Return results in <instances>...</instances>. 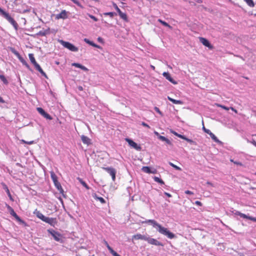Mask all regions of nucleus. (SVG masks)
I'll return each mask as SVG.
<instances>
[{"instance_id":"nucleus-17","label":"nucleus","mask_w":256,"mask_h":256,"mask_svg":"<svg viewBox=\"0 0 256 256\" xmlns=\"http://www.w3.org/2000/svg\"><path fill=\"white\" fill-rule=\"evenodd\" d=\"M72 66H74L76 68H81L82 70H83L84 71H86V72H88V68H86V66L80 64H78V63H72Z\"/></svg>"},{"instance_id":"nucleus-49","label":"nucleus","mask_w":256,"mask_h":256,"mask_svg":"<svg viewBox=\"0 0 256 256\" xmlns=\"http://www.w3.org/2000/svg\"><path fill=\"white\" fill-rule=\"evenodd\" d=\"M154 110L157 112H158V114H160L162 115V112L160 111V109L158 108V107H155L154 108Z\"/></svg>"},{"instance_id":"nucleus-43","label":"nucleus","mask_w":256,"mask_h":256,"mask_svg":"<svg viewBox=\"0 0 256 256\" xmlns=\"http://www.w3.org/2000/svg\"><path fill=\"white\" fill-rule=\"evenodd\" d=\"M75 4H76L77 6L82 7L81 4L80 3V2L78 0H71Z\"/></svg>"},{"instance_id":"nucleus-6","label":"nucleus","mask_w":256,"mask_h":256,"mask_svg":"<svg viewBox=\"0 0 256 256\" xmlns=\"http://www.w3.org/2000/svg\"><path fill=\"white\" fill-rule=\"evenodd\" d=\"M126 140L128 142L130 146L136 149L137 150H140L142 148L140 146L138 145L136 143L134 142L132 140L126 138Z\"/></svg>"},{"instance_id":"nucleus-22","label":"nucleus","mask_w":256,"mask_h":256,"mask_svg":"<svg viewBox=\"0 0 256 256\" xmlns=\"http://www.w3.org/2000/svg\"><path fill=\"white\" fill-rule=\"evenodd\" d=\"M168 98L169 100H170L174 104H183V102L182 101L173 99L170 96H168Z\"/></svg>"},{"instance_id":"nucleus-18","label":"nucleus","mask_w":256,"mask_h":256,"mask_svg":"<svg viewBox=\"0 0 256 256\" xmlns=\"http://www.w3.org/2000/svg\"><path fill=\"white\" fill-rule=\"evenodd\" d=\"M34 67L36 68V70H38L43 76H44L46 78H48L46 74L43 71V70L38 64H36V66H35Z\"/></svg>"},{"instance_id":"nucleus-12","label":"nucleus","mask_w":256,"mask_h":256,"mask_svg":"<svg viewBox=\"0 0 256 256\" xmlns=\"http://www.w3.org/2000/svg\"><path fill=\"white\" fill-rule=\"evenodd\" d=\"M8 209V210L10 214L14 216L16 220L19 222L21 221V219L20 217L16 214L14 212V210L12 208H11L10 206H7Z\"/></svg>"},{"instance_id":"nucleus-45","label":"nucleus","mask_w":256,"mask_h":256,"mask_svg":"<svg viewBox=\"0 0 256 256\" xmlns=\"http://www.w3.org/2000/svg\"><path fill=\"white\" fill-rule=\"evenodd\" d=\"M240 217L243 218H248L249 216H246L245 214L241 213L240 216Z\"/></svg>"},{"instance_id":"nucleus-53","label":"nucleus","mask_w":256,"mask_h":256,"mask_svg":"<svg viewBox=\"0 0 256 256\" xmlns=\"http://www.w3.org/2000/svg\"><path fill=\"white\" fill-rule=\"evenodd\" d=\"M185 193L188 194H194V193L188 190L185 191Z\"/></svg>"},{"instance_id":"nucleus-54","label":"nucleus","mask_w":256,"mask_h":256,"mask_svg":"<svg viewBox=\"0 0 256 256\" xmlns=\"http://www.w3.org/2000/svg\"><path fill=\"white\" fill-rule=\"evenodd\" d=\"M248 219H249V220H252L254 222H256V218H254V217H252V216H249Z\"/></svg>"},{"instance_id":"nucleus-9","label":"nucleus","mask_w":256,"mask_h":256,"mask_svg":"<svg viewBox=\"0 0 256 256\" xmlns=\"http://www.w3.org/2000/svg\"><path fill=\"white\" fill-rule=\"evenodd\" d=\"M146 240L150 244L155 246H162V244L156 240L147 237Z\"/></svg>"},{"instance_id":"nucleus-21","label":"nucleus","mask_w":256,"mask_h":256,"mask_svg":"<svg viewBox=\"0 0 256 256\" xmlns=\"http://www.w3.org/2000/svg\"><path fill=\"white\" fill-rule=\"evenodd\" d=\"M168 98L169 100H170L174 104H183V102L182 101L173 99L170 96H168Z\"/></svg>"},{"instance_id":"nucleus-59","label":"nucleus","mask_w":256,"mask_h":256,"mask_svg":"<svg viewBox=\"0 0 256 256\" xmlns=\"http://www.w3.org/2000/svg\"><path fill=\"white\" fill-rule=\"evenodd\" d=\"M179 138L183 139V140H184L186 141V140H188V138H186L184 136H183V135H181V136H179Z\"/></svg>"},{"instance_id":"nucleus-51","label":"nucleus","mask_w":256,"mask_h":256,"mask_svg":"<svg viewBox=\"0 0 256 256\" xmlns=\"http://www.w3.org/2000/svg\"><path fill=\"white\" fill-rule=\"evenodd\" d=\"M186 141L192 144H196V142L193 141L192 140H190V139H189V138H188V140H186Z\"/></svg>"},{"instance_id":"nucleus-1","label":"nucleus","mask_w":256,"mask_h":256,"mask_svg":"<svg viewBox=\"0 0 256 256\" xmlns=\"http://www.w3.org/2000/svg\"><path fill=\"white\" fill-rule=\"evenodd\" d=\"M34 214L40 219L42 221L49 224L51 226H54L56 224V218L46 217L44 216L40 211L36 210Z\"/></svg>"},{"instance_id":"nucleus-52","label":"nucleus","mask_w":256,"mask_h":256,"mask_svg":"<svg viewBox=\"0 0 256 256\" xmlns=\"http://www.w3.org/2000/svg\"><path fill=\"white\" fill-rule=\"evenodd\" d=\"M165 142L168 144L170 145V146H172V143L171 142L168 138L166 139V140H165Z\"/></svg>"},{"instance_id":"nucleus-27","label":"nucleus","mask_w":256,"mask_h":256,"mask_svg":"<svg viewBox=\"0 0 256 256\" xmlns=\"http://www.w3.org/2000/svg\"><path fill=\"white\" fill-rule=\"evenodd\" d=\"M50 176L54 182V183L56 182H58L57 176L54 173V172H50Z\"/></svg>"},{"instance_id":"nucleus-31","label":"nucleus","mask_w":256,"mask_h":256,"mask_svg":"<svg viewBox=\"0 0 256 256\" xmlns=\"http://www.w3.org/2000/svg\"><path fill=\"white\" fill-rule=\"evenodd\" d=\"M246 3L250 7H253L254 6V2L252 0H244Z\"/></svg>"},{"instance_id":"nucleus-60","label":"nucleus","mask_w":256,"mask_h":256,"mask_svg":"<svg viewBox=\"0 0 256 256\" xmlns=\"http://www.w3.org/2000/svg\"><path fill=\"white\" fill-rule=\"evenodd\" d=\"M179 138L183 139V140H184L186 141V140H188V138H186L184 136H183V135H181V136H179Z\"/></svg>"},{"instance_id":"nucleus-55","label":"nucleus","mask_w":256,"mask_h":256,"mask_svg":"<svg viewBox=\"0 0 256 256\" xmlns=\"http://www.w3.org/2000/svg\"><path fill=\"white\" fill-rule=\"evenodd\" d=\"M84 41L86 43H87V44H90V43H91V42H92V41H90L89 40H88V39H87V38H84Z\"/></svg>"},{"instance_id":"nucleus-39","label":"nucleus","mask_w":256,"mask_h":256,"mask_svg":"<svg viewBox=\"0 0 256 256\" xmlns=\"http://www.w3.org/2000/svg\"><path fill=\"white\" fill-rule=\"evenodd\" d=\"M78 180H80V183L82 184V185L83 186H84L87 189H88V185L86 184V183L82 181L81 179H80L79 178H78Z\"/></svg>"},{"instance_id":"nucleus-23","label":"nucleus","mask_w":256,"mask_h":256,"mask_svg":"<svg viewBox=\"0 0 256 256\" xmlns=\"http://www.w3.org/2000/svg\"><path fill=\"white\" fill-rule=\"evenodd\" d=\"M54 184L57 189L60 191V193L63 194L64 190L60 185V184L58 182H56Z\"/></svg>"},{"instance_id":"nucleus-48","label":"nucleus","mask_w":256,"mask_h":256,"mask_svg":"<svg viewBox=\"0 0 256 256\" xmlns=\"http://www.w3.org/2000/svg\"><path fill=\"white\" fill-rule=\"evenodd\" d=\"M232 212L234 215H237V216H240V214H241V212H239L238 211H236V210L232 211Z\"/></svg>"},{"instance_id":"nucleus-56","label":"nucleus","mask_w":256,"mask_h":256,"mask_svg":"<svg viewBox=\"0 0 256 256\" xmlns=\"http://www.w3.org/2000/svg\"><path fill=\"white\" fill-rule=\"evenodd\" d=\"M84 41L86 43H87V44H90V43H91V42H92V41H90L89 40H88V39H87V38H84Z\"/></svg>"},{"instance_id":"nucleus-44","label":"nucleus","mask_w":256,"mask_h":256,"mask_svg":"<svg viewBox=\"0 0 256 256\" xmlns=\"http://www.w3.org/2000/svg\"><path fill=\"white\" fill-rule=\"evenodd\" d=\"M113 6L115 8V9L118 12H119L121 11L118 8L117 5L115 3H113Z\"/></svg>"},{"instance_id":"nucleus-35","label":"nucleus","mask_w":256,"mask_h":256,"mask_svg":"<svg viewBox=\"0 0 256 256\" xmlns=\"http://www.w3.org/2000/svg\"><path fill=\"white\" fill-rule=\"evenodd\" d=\"M12 52L18 58L20 56L19 53L14 48H11Z\"/></svg>"},{"instance_id":"nucleus-11","label":"nucleus","mask_w":256,"mask_h":256,"mask_svg":"<svg viewBox=\"0 0 256 256\" xmlns=\"http://www.w3.org/2000/svg\"><path fill=\"white\" fill-rule=\"evenodd\" d=\"M199 39L200 42L202 43L203 45L210 48H212V46L210 44L208 40H207L206 38L200 37L199 38Z\"/></svg>"},{"instance_id":"nucleus-30","label":"nucleus","mask_w":256,"mask_h":256,"mask_svg":"<svg viewBox=\"0 0 256 256\" xmlns=\"http://www.w3.org/2000/svg\"><path fill=\"white\" fill-rule=\"evenodd\" d=\"M94 197L95 198V199L99 200L102 204H104L106 203L105 200L102 197H98L96 194L94 196Z\"/></svg>"},{"instance_id":"nucleus-33","label":"nucleus","mask_w":256,"mask_h":256,"mask_svg":"<svg viewBox=\"0 0 256 256\" xmlns=\"http://www.w3.org/2000/svg\"><path fill=\"white\" fill-rule=\"evenodd\" d=\"M154 179L156 182H158L160 184H164V181L158 177L154 176Z\"/></svg>"},{"instance_id":"nucleus-24","label":"nucleus","mask_w":256,"mask_h":256,"mask_svg":"<svg viewBox=\"0 0 256 256\" xmlns=\"http://www.w3.org/2000/svg\"><path fill=\"white\" fill-rule=\"evenodd\" d=\"M28 56L31 62L34 65V66H36L38 64L36 62L35 58L34 56V54H28Z\"/></svg>"},{"instance_id":"nucleus-16","label":"nucleus","mask_w":256,"mask_h":256,"mask_svg":"<svg viewBox=\"0 0 256 256\" xmlns=\"http://www.w3.org/2000/svg\"><path fill=\"white\" fill-rule=\"evenodd\" d=\"M67 18V14H66V12L65 10L62 11L59 14H58L56 16V18L57 19H60V18L64 19V18Z\"/></svg>"},{"instance_id":"nucleus-47","label":"nucleus","mask_w":256,"mask_h":256,"mask_svg":"<svg viewBox=\"0 0 256 256\" xmlns=\"http://www.w3.org/2000/svg\"><path fill=\"white\" fill-rule=\"evenodd\" d=\"M203 130H204L207 134H210V132H211L210 130H208V129H206L205 128V127L204 126H203Z\"/></svg>"},{"instance_id":"nucleus-13","label":"nucleus","mask_w":256,"mask_h":256,"mask_svg":"<svg viewBox=\"0 0 256 256\" xmlns=\"http://www.w3.org/2000/svg\"><path fill=\"white\" fill-rule=\"evenodd\" d=\"M146 238H147V236H146L142 235L140 234H136L132 236V240H146Z\"/></svg>"},{"instance_id":"nucleus-25","label":"nucleus","mask_w":256,"mask_h":256,"mask_svg":"<svg viewBox=\"0 0 256 256\" xmlns=\"http://www.w3.org/2000/svg\"><path fill=\"white\" fill-rule=\"evenodd\" d=\"M18 58L19 60L24 65L28 68L30 70V68L29 65L20 56L19 57H18Z\"/></svg>"},{"instance_id":"nucleus-14","label":"nucleus","mask_w":256,"mask_h":256,"mask_svg":"<svg viewBox=\"0 0 256 256\" xmlns=\"http://www.w3.org/2000/svg\"><path fill=\"white\" fill-rule=\"evenodd\" d=\"M143 223H148L152 225L153 227L156 228L158 229V228L159 227V226L160 225L159 224H158L156 220H147L144 222H142Z\"/></svg>"},{"instance_id":"nucleus-41","label":"nucleus","mask_w":256,"mask_h":256,"mask_svg":"<svg viewBox=\"0 0 256 256\" xmlns=\"http://www.w3.org/2000/svg\"><path fill=\"white\" fill-rule=\"evenodd\" d=\"M22 142L24 143H25V144H32L34 143V141L32 140V141H30V142H26L24 140H22Z\"/></svg>"},{"instance_id":"nucleus-8","label":"nucleus","mask_w":256,"mask_h":256,"mask_svg":"<svg viewBox=\"0 0 256 256\" xmlns=\"http://www.w3.org/2000/svg\"><path fill=\"white\" fill-rule=\"evenodd\" d=\"M37 110L44 117L48 120H52V118L51 116L45 112V111L41 108H37Z\"/></svg>"},{"instance_id":"nucleus-19","label":"nucleus","mask_w":256,"mask_h":256,"mask_svg":"<svg viewBox=\"0 0 256 256\" xmlns=\"http://www.w3.org/2000/svg\"><path fill=\"white\" fill-rule=\"evenodd\" d=\"M81 139L84 144H90V140L88 136L82 135L81 136Z\"/></svg>"},{"instance_id":"nucleus-3","label":"nucleus","mask_w":256,"mask_h":256,"mask_svg":"<svg viewBox=\"0 0 256 256\" xmlns=\"http://www.w3.org/2000/svg\"><path fill=\"white\" fill-rule=\"evenodd\" d=\"M59 42L62 45L64 48L68 49L72 52H78V48L75 46L74 44L63 40H58Z\"/></svg>"},{"instance_id":"nucleus-4","label":"nucleus","mask_w":256,"mask_h":256,"mask_svg":"<svg viewBox=\"0 0 256 256\" xmlns=\"http://www.w3.org/2000/svg\"><path fill=\"white\" fill-rule=\"evenodd\" d=\"M48 232L52 236L53 238L57 242L62 241V235L57 232L54 231L52 230H48Z\"/></svg>"},{"instance_id":"nucleus-57","label":"nucleus","mask_w":256,"mask_h":256,"mask_svg":"<svg viewBox=\"0 0 256 256\" xmlns=\"http://www.w3.org/2000/svg\"><path fill=\"white\" fill-rule=\"evenodd\" d=\"M142 124L143 126H146V128H150V126L148 124H147L146 123H145L144 122H142Z\"/></svg>"},{"instance_id":"nucleus-5","label":"nucleus","mask_w":256,"mask_h":256,"mask_svg":"<svg viewBox=\"0 0 256 256\" xmlns=\"http://www.w3.org/2000/svg\"><path fill=\"white\" fill-rule=\"evenodd\" d=\"M2 15V16H4V18H6L14 27L16 28L17 24L16 22L9 15L8 13L4 12Z\"/></svg>"},{"instance_id":"nucleus-58","label":"nucleus","mask_w":256,"mask_h":256,"mask_svg":"<svg viewBox=\"0 0 256 256\" xmlns=\"http://www.w3.org/2000/svg\"><path fill=\"white\" fill-rule=\"evenodd\" d=\"M172 132L174 134L175 136H178L179 138V136H181L182 134H178L177 132H174V131H172Z\"/></svg>"},{"instance_id":"nucleus-42","label":"nucleus","mask_w":256,"mask_h":256,"mask_svg":"<svg viewBox=\"0 0 256 256\" xmlns=\"http://www.w3.org/2000/svg\"><path fill=\"white\" fill-rule=\"evenodd\" d=\"M88 16L90 18L92 19L95 22H97L98 20V19L96 17H95L94 16L92 15L88 14Z\"/></svg>"},{"instance_id":"nucleus-46","label":"nucleus","mask_w":256,"mask_h":256,"mask_svg":"<svg viewBox=\"0 0 256 256\" xmlns=\"http://www.w3.org/2000/svg\"><path fill=\"white\" fill-rule=\"evenodd\" d=\"M158 138L162 141L165 142V140H166V139L167 138H166V137H164V136H159Z\"/></svg>"},{"instance_id":"nucleus-64","label":"nucleus","mask_w":256,"mask_h":256,"mask_svg":"<svg viewBox=\"0 0 256 256\" xmlns=\"http://www.w3.org/2000/svg\"><path fill=\"white\" fill-rule=\"evenodd\" d=\"M252 143L256 146V140H253Z\"/></svg>"},{"instance_id":"nucleus-29","label":"nucleus","mask_w":256,"mask_h":256,"mask_svg":"<svg viewBox=\"0 0 256 256\" xmlns=\"http://www.w3.org/2000/svg\"><path fill=\"white\" fill-rule=\"evenodd\" d=\"M158 22L161 23L164 26L168 27L170 29L172 28V27L170 24H168L167 22H165L164 21L162 20L161 19H158Z\"/></svg>"},{"instance_id":"nucleus-28","label":"nucleus","mask_w":256,"mask_h":256,"mask_svg":"<svg viewBox=\"0 0 256 256\" xmlns=\"http://www.w3.org/2000/svg\"><path fill=\"white\" fill-rule=\"evenodd\" d=\"M118 13L119 16L122 19L125 20H127V16L125 13L122 12V11L119 12Z\"/></svg>"},{"instance_id":"nucleus-34","label":"nucleus","mask_w":256,"mask_h":256,"mask_svg":"<svg viewBox=\"0 0 256 256\" xmlns=\"http://www.w3.org/2000/svg\"><path fill=\"white\" fill-rule=\"evenodd\" d=\"M169 164L170 166H171L172 167H173L175 169H176V170H181L182 169L176 166V165L170 162H169Z\"/></svg>"},{"instance_id":"nucleus-40","label":"nucleus","mask_w":256,"mask_h":256,"mask_svg":"<svg viewBox=\"0 0 256 256\" xmlns=\"http://www.w3.org/2000/svg\"><path fill=\"white\" fill-rule=\"evenodd\" d=\"M48 32L45 31V32H42V31H40L38 33V35H39V36H46V34H47Z\"/></svg>"},{"instance_id":"nucleus-63","label":"nucleus","mask_w":256,"mask_h":256,"mask_svg":"<svg viewBox=\"0 0 256 256\" xmlns=\"http://www.w3.org/2000/svg\"><path fill=\"white\" fill-rule=\"evenodd\" d=\"M94 47H95V48H100V49H102V48L100 46H98V44H94Z\"/></svg>"},{"instance_id":"nucleus-26","label":"nucleus","mask_w":256,"mask_h":256,"mask_svg":"<svg viewBox=\"0 0 256 256\" xmlns=\"http://www.w3.org/2000/svg\"><path fill=\"white\" fill-rule=\"evenodd\" d=\"M211 138L215 142L218 143H221V142L218 140L216 136L212 132L209 134Z\"/></svg>"},{"instance_id":"nucleus-62","label":"nucleus","mask_w":256,"mask_h":256,"mask_svg":"<svg viewBox=\"0 0 256 256\" xmlns=\"http://www.w3.org/2000/svg\"><path fill=\"white\" fill-rule=\"evenodd\" d=\"M230 109L232 110L233 112H234L235 113L237 114L238 113V111L234 109L233 107H230Z\"/></svg>"},{"instance_id":"nucleus-37","label":"nucleus","mask_w":256,"mask_h":256,"mask_svg":"<svg viewBox=\"0 0 256 256\" xmlns=\"http://www.w3.org/2000/svg\"><path fill=\"white\" fill-rule=\"evenodd\" d=\"M216 104V106H218V107H220V108H222L223 109L226 110H230V108H228V107H226V106H222V105L220 104Z\"/></svg>"},{"instance_id":"nucleus-32","label":"nucleus","mask_w":256,"mask_h":256,"mask_svg":"<svg viewBox=\"0 0 256 256\" xmlns=\"http://www.w3.org/2000/svg\"><path fill=\"white\" fill-rule=\"evenodd\" d=\"M0 79L3 82L4 84H8V81L4 75H0Z\"/></svg>"},{"instance_id":"nucleus-36","label":"nucleus","mask_w":256,"mask_h":256,"mask_svg":"<svg viewBox=\"0 0 256 256\" xmlns=\"http://www.w3.org/2000/svg\"><path fill=\"white\" fill-rule=\"evenodd\" d=\"M116 14L113 12H108L104 13V15L105 16H109L110 17L112 18Z\"/></svg>"},{"instance_id":"nucleus-38","label":"nucleus","mask_w":256,"mask_h":256,"mask_svg":"<svg viewBox=\"0 0 256 256\" xmlns=\"http://www.w3.org/2000/svg\"><path fill=\"white\" fill-rule=\"evenodd\" d=\"M4 188L6 190V192L8 196L10 198H12V196H11L10 192L9 191V190L6 185H4Z\"/></svg>"},{"instance_id":"nucleus-2","label":"nucleus","mask_w":256,"mask_h":256,"mask_svg":"<svg viewBox=\"0 0 256 256\" xmlns=\"http://www.w3.org/2000/svg\"><path fill=\"white\" fill-rule=\"evenodd\" d=\"M157 230L160 234L166 236L170 239L174 238L176 237L174 234L169 231L168 228L162 227L161 225L159 226Z\"/></svg>"},{"instance_id":"nucleus-50","label":"nucleus","mask_w":256,"mask_h":256,"mask_svg":"<svg viewBox=\"0 0 256 256\" xmlns=\"http://www.w3.org/2000/svg\"><path fill=\"white\" fill-rule=\"evenodd\" d=\"M186 141L192 144H196V142L193 141L192 140H190V139H189V138H188V140H186Z\"/></svg>"},{"instance_id":"nucleus-15","label":"nucleus","mask_w":256,"mask_h":256,"mask_svg":"<svg viewBox=\"0 0 256 256\" xmlns=\"http://www.w3.org/2000/svg\"><path fill=\"white\" fill-rule=\"evenodd\" d=\"M104 244L109 250L110 252L112 254L113 256H120L118 254H117L113 249L109 246L108 242L106 240H104Z\"/></svg>"},{"instance_id":"nucleus-7","label":"nucleus","mask_w":256,"mask_h":256,"mask_svg":"<svg viewBox=\"0 0 256 256\" xmlns=\"http://www.w3.org/2000/svg\"><path fill=\"white\" fill-rule=\"evenodd\" d=\"M105 170H106L111 176L113 181L115 180L116 170L112 168H104Z\"/></svg>"},{"instance_id":"nucleus-10","label":"nucleus","mask_w":256,"mask_h":256,"mask_svg":"<svg viewBox=\"0 0 256 256\" xmlns=\"http://www.w3.org/2000/svg\"><path fill=\"white\" fill-rule=\"evenodd\" d=\"M162 76L168 81L171 82L172 84H178L177 82L174 80L170 76V74L168 72H164L162 73Z\"/></svg>"},{"instance_id":"nucleus-61","label":"nucleus","mask_w":256,"mask_h":256,"mask_svg":"<svg viewBox=\"0 0 256 256\" xmlns=\"http://www.w3.org/2000/svg\"><path fill=\"white\" fill-rule=\"evenodd\" d=\"M195 204L199 206H202V204L200 202V201H196L195 202Z\"/></svg>"},{"instance_id":"nucleus-20","label":"nucleus","mask_w":256,"mask_h":256,"mask_svg":"<svg viewBox=\"0 0 256 256\" xmlns=\"http://www.w3.org/2000/svg\"><path fill=\"white\" fill-rule=\"evenodd\" d=\"M142 170L146 172V173H147V174H154L155 173V170L154 171H152L150 169V168L148 166H143L142 168Z\"/></svg>"}]
</instances>
